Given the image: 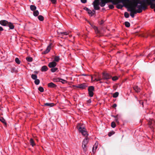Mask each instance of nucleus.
Returning a JSON list of instances; mask_svg holds the SVG:
<instances>
[{
    "mask_svg": "<svg viewBox=\"0 0 155 155\" xmlns=\"http://www.w3.org/2000/svg\"><path fill=\"white\" fill-rule=\"evenodd\" d=\"M142 2V0H133L128 7V11L130 12V15L134 18V14L140 13L144 8H145V2H148V0H145Z\"/></svg>",
    "mask_w": 155,
    "mask_h": 155,
    "instance_id": "1",
    "label": "nucleus"
},
{
    "mask_svg": "<svg viewBox=\"0 0 155 155\" xmlns=\"http://www.w3.org/2000/svg\"><path fill=\"white\" fill-rule=\"evenodd\" d=\"M77 128L82 134L87 137L88 135L87 131L85 128L84 127L82 124H78L77 126Z\"/></svg>",
    "mask_w": 155,
    "mask_h": 155,
    "instance_id": "2",
    "label": "nucleus"
},
{
    "mask_svg": "<svg viewBox=\"0 0 155 155\" xmlns=\"http://www.w3.org/2000/svg\"><path fill=\"white\" fill-rule=\"evenodd\" d=\"M145 0H142V2H144ZM147 5H150L151 7L152 8H154V11L155 12V0H148V2H145V8H144V10L146 9Z\"/></svg>",
    "mask_w": 155,
    "mask_h": 155,
    "instance_id": "3",
    "label": "nucleus"
},
{
    "mask_svg": "<svg viewBox=\"0 0 155 155\" xmlns=\"http://www.w3.org/2000/svg\"><path fill=\"white\" fill-rule=\"evenodd\" d=\"M88 142V139L87 137H86L82 142V147L83 148L84 152H85L87 150V145Z\"/></svg>",
    "mask_w": 155,
    "mask_h": 155,
    "instance_id": "4",
    "label": "nucleus"
},
{
    "mask_svg": "<svg viewBox=\"0 0 155 155\" xmlns=\"http://www.w3.org/2000/svg\"><path fill=\"white\" fill-rule=\"evenodd\" d=\"M94 9L96 10H98L99 9L100 5L99 0H95L93 3Z\"/></svg>",
    "mask_w": 155,
    "mask_h": 155,
    "instance_id": "5",
    "label": "nucleus"
},
{
    "mask_svg": "<svg viewBox=\"0 0 155 155\" xmlns=\"http://www.w3.org/2000/svg\"><path fill=\"white\" fill-rule=\"evenodd\" d=\"M111 78V76L109 74L104 72L103 73L102 80H107Z\"/></svg>",
    "mask_w": 155,
    "mask_h": 155,
    "instance_id": "6",
    "label": "nucleus"
},
{
    "mask_svg": "<svg viewBox=\"0 0 155 155\" xmlns=\"http://www.w3.org/2000/svg\"><path fill=\"white\" fill-rule=\"evenodd\" d=\"M94 89V88L93 86H90L88 87V91L89 92V94L90 96L92 97L93 96L94 94L93 91Z\"/></svg>",
    "mask_w": 155,
    "mask_h": 155,
    "instance_id": "7",
    "label": "nucleus"
},
{
    "mask_svg": "<svg viewBox=\"0 0 155 155\" xmlns=\"http://www.w3.org/2000/svg\"><path fill=\"white\" fill-rule=\"evenodd\" d=\"M101 2L100 4V5L101 7L104 6L105 5V3L109 1H115V0H101Z\"/></svg>",
    "mask_w": 155,
    "mask_h": 155,
    "instance_id": "8",
    "label": "nucleus"
},
{
    "mask_svg": "<svg viewBox=\"0 0 155 155\" xmlns=\"http://www.w3.org/2000/svg\"><path fill=\"white\" fill-rule=\"evenodd\" d=\"M56 63L55 62L53 61L49 63L48 64V66L49 67L51 68L55 67L56 66Z\"/></svg>",
    "mask_w": 155,
    "mask_h": 155,
    "instance_id": "9",
    "label": "nucleus"
},
{
    "mask_svg": "<svg viewBox=\"0 0 155 155\" xmlns=\"http://www.w3.org/2000/svg\"><path fill=\"white\" fill-rule=\"evenodd\" d=\"M87 11L88 13L91 16H92L93 15L94 13L95 12V11L94 10H93L92 11H91L89 9L87 8H86L85 9Z\"/></svg>",
    "mask_w": 155,
    "mask_h": 155,
    "instance_id": "10",
    "label": "nucleus"
},
{
    "mask_svg": "<svg viewBox=\"0 0 155 155\" xmlns=\"http://www.w3.org/2000/svg\"><path fill=\"white\" fill-rule=\"evenodd\" d=\"M51 48V44L49 45L47 47L45 51L43 52V54H46L48 53L50 50Z\"/></svg>",
    "mask_w": 155,
    "mask_h": 155,
    "instance_id": "11",
    "label": "nucleus"
},
{
    "mask_svg": "<svg viewBox=\"0 0 155 155\" xmlns=\"http://www.w3.org/2000/svg\"><path fill=\"white\" fill-rule=\"evenodd\" d=\"M0 24L4 26H7L8 24V22L6 20H2L0 21Z\"/></svg>",
    "mask_w": 155,
    "mask_h": 155,
    "instance_id": "12",
    "label": "nucleus"
},
{
    "mask_svg": "<svg viewBox=\"0 0 155 155\" xmlns=\"http://www.w3.org/2000/svg\"><path fill=\"white\" fill-rule=\"evenodd\" d=\"M87 86V85L86 84L84 83L78 85L77 87L81 88L82 89H84Z\"/></svg>",
    "mask_w": 155,
    "mask_h": 155,
    "instance_id": "13",
    "label": "nucleus"
},
{
    "mask_svg": "<svg viewBox=\"0 0 155 155\" xmlns=\"http://www.w3.org/2000/svg\"><path fill=\"white\" fill-rule=\"evenodd\" d=\"M98 145V143L97 142H96L93 147V152L94 153L97 149V148Z\"/></svg>",
    "mask_w": 155,
    "mask_h": 155,
    "instance_id": "14",
    "label": "nucleus"
},
{
    "mask_svg": "<svg viewBox=\"0 0 155 155\" xmlns=\"http://www.w3.org/2000/svg\"><path fill=\"white\" fill-rule=\"evenodd\" d=\"M48 87L51 88L55 87L56 86V85L52 82L48 83Z\"/></svg>",
    "mask_w": 155,
    "mask_h": 155,
    "instance_id": "15",
    "label": "nucleus"
},
{
    "mask_svg": "<svg viewBox=\"0 0 155 155\" xmlns=\"http://www.w3.org/2000/svg\"><path fill=\"white\" fill-rule=\"evenodd\" d=\"M133 88L135 91L137 92H139L140 90V89L137 86H134L133 87Z\"/></svg>",
    "mask_w": 155,
    "mask_h": 155,
    "instance_id": "16",
    "label": "nucleus"
},
{
    "mask_svg": "<svg viewBox=\"0 0 155 155\" xmlns=\"http://www.w3.org/2000/svg\"><path fill=\"white\" fill-rule=\"evenodd\" d=\"M48 67L46 66H44L42 67L41 68V71H46L48 70Z\"/></svg>",
    "mask_w": 155,
    "mask_h": 155,
    "instance_id": "17",
    "label": "nucleus"
},
{
    "mask_svg": "<svg viewBox=\"0 0 155 155\" xmlns=\"http://www.w3.org/2000/svg\"><path fill=\"white\" fill-rule=\"evenodd\" d=\"M7 26H8L10 29H12L14 28V26L13 25V24L11 23L8 22Z\"/></svg>",
    "mask_w": 155,
    "mask_h": 155,
    "instance_id": "18",
    "label": "nucleus"
},
{
    "mask_svg": "<svg viewBox=\"0 0 155 155\" xmlns=\"http://www.w3.org/2000/svg\"><path fill=\"white\" fill-rule=\"evenodd\" d=\"M30 8L31 10L33 11L36 10V7L35 6L33 5H31L30 6Z\"/></svg>",
    "mask_w": 155,
    "mask_h": 155,
    "instance_id": "19",
    "label": "nucleus"
},
{
    "mask_svg": "<svg viewBox=\"0 0 155 155\" xmlns=\"http://www.w3.org/2000/svg\"><path fill=\"white\" fill-rule=\"evenodd\" d=\"M45 105L49 107H51L53 106L54 104L53 103H47L45 104Z\"/></svg>",
    "mask_w": 155,
    "mask_h": 155,
    "instance_id": "20",
    "label": "nucleus"
},
{
    "mask_svg": "<svg viewBox=\"0 0 155 155\" xmlns=\"http://www.w3.org/2000/svg\"><path fill=\"white\" fill-rule=\"evenodd\" d=\"M33 14L35 16H37L39 14V12L38 10H35L33 11Z\"/></svg>",
    "mask_w": 155,
    "mask_h": 155,
    "instance_id": "21",
    "label": "nucleus"
},
{
    "mask_svg": "<svg viewBox=\"0 0 155 155\" xmlns=\"http://www.w3.org/2000/svg\"><path fill=\"white\" fill-rule=\"evenodd\" d=\"M30 143H31V145L33 147L35 145L34 141L32 138H31L30 140Z\"/></svg>",
    "mask_w": 155,
    "mask_h": 155,
    "instance_id": "22",
    "label": "nucleus"
},
{
    "mask_svg": "<svg viewBox=\"0 0 155 155\" xmlns=\"http://www.w3.org/2000/svg\"><path fill=\"white\" fill-rule=\"evenodd\" d=\"M90 25L94 29L96 32L97 33H98L99 32L97 28L95 26L93 25H91L90 23Z\"/></svg>",
    "mask_w": 155,
    "mask_h": 155,
    "instance_id": "23",
    "label": "nucleus"
},
{
    "mask_svg": "<svg viewBox=\"0 0 155 155\" xmlns=\"http://www.w3.org/2000/svg\"><path fill=\"white\" fill-rule=\"evenodd\" d=\"M31 78L33 80H36L37 79V76L35 74H32L31 75Z\"/></svg>",
    "mask_w": 155,
    "mask_h": 155,
    "instance_id": "24",
    "label": "nucleus"
},
{
    "mask_svg": "<svg viewBox=\"0 0 155 155\" xmlns=\"http://www.w3.org/2000/svg\"><path fill=\"white\" fill-rule=\"evenodd\" d=\"M119 95V93L118 92H116L113 94V97L114 98H116Z\"/></svg>",
    "mask_w": 155,
    "mask_h": 155,
    "instance_id": "25",
    "label": "nucleus"
},
{
    "mask_svg": "<svg viewBox=\"0 0 155 155\" xmlns=\"http://www.w3.org/2000/svg\"><path fill=\"white\" fill-rule=\"evenodd\" d=\"M60 58L58 56H55L54 58V61L58 62Z\"/></svg>",
    "mask_w": 155,
    "mask_h": 155,
    "instance_id": "26",
    "label": "nucleus"
},
{
    "mask_svg": "<svg viewBox=\"0 0 155 155\" xmlns=\"http://www.w3.org/2000/svg\"><path fill=\"white\" fill-rule=\"evenodd\" d=\"M34 82L35 84L38 85L40 83V80L39 79H37L35 80Z\"/></svg>",
    "mask_w": 155,
    "mask_h": 155,
    "instance_id": "27",
    "label": "nucleus"
},
{
    "mask_svg": "<svg viewBox=\"0 0 155 155\" xmlns=\"http://www.w3.org/2000/svg\"><path fill=\"white\" fill-rule=\"evenodd\" d=\"M26 60L29 62H31L32 61V58L31 57H28L26 58Z\"/></svg>",
    "mask_w": 155,
    "mask_h": 155,
    "instance_id": "28",
    "label": "nucleus"
},
{
    "mask_svg": "<svg viewBox=\"0 0 155 155\" xmlns=\"http://www.w3.org/2000/svg\"><path fill=\"white\" fill-rule=\"evenodd\" d=\"M0 120L3 123L6 124V123L5 120L2 117H0Z\"/></svg>",
    "mask_w": 155,
    "mask_h": 155,
    "instance_id": "29",
    "label": "nucleus"
},
{
    "mask_svg": "<svg viewBox=\"0 0 155 155\" xmlns=\"http://www.w3.org/2000/svg\"><path fill=\"white\" fill-rule=\"evenodd\" d=\"M58 69V68H56L53 67L51 69V71L52 72H55Z\"/></svg>",
    "mask_w": 155,
    "mask_h": 155,
    "instance_id": "30",
    "label": "nucleus"
},
{
    "mask_svg": "<svg viewBox=\"0 0 155 155\" xmlns=\"http://www.w3.org/2000/svg\"><path fill=\"white\" fill-rule=\"evenodd\" d=\"M38 19L40 21H42L44 20L43 17L41 15H39L38 17Z\"/></svg>",
    "mask_w": 155,
    "mask_h": 155,
    "instance_id": "31",
    "label": "nucleus"
},
{
    "mask_svg": "<svg viewBox=\"0 0 155 155\" xmlns=\"http://www.w3.org/2000/svg\"><path fill=\"white\" fill-rule=\"evenodd\" d=\"M15 62L18 64H19L20 63V61L19 60V59L17 58H16L15 60Z\"/></svg>",
    "mask_w": 155,
    "mask_h": 155,
    "instance_id": "32",
    "label": "nucleus"
},
{
    "mask_svg": "<svg viewBox=\"0 0 155 155\" xmlns=\"http://www.w3.org/2000/svg\"><path fill=\"white\" fill-rule=\"evenodd\" d=\"M125 26L127 27H130V23L127 22V21H126L125 22Z\"/></svg>",
    "mask_w": 155,
    "mask_h": 155,
    "instance_id": "33",
    "label": "nucleus"
},
{
    "mask_svg": "<svg viewBox=\"0 0 155 155\" xmlns=\"http://www.w3.org/2000/svg\"><path fill=\"white\" fill-rule=\"evenodd\" d=\"M58 81L61 82L62 83H66L67 82L66 80L62 79H59Z\"/></svg>",
    "mask_w": 155,
    "mask_h": 155,
    "instance_id": "34",
    "label": "nucleus"
},
{
    "mask_svg": "<svg viewBox=\"0 0 155 155\" xmlns=\"http://www.w3.org/2000/svg\"><path fill=\"white\" fill-rule=\"evenodd\" d=\"M102 80V78H101L100 77L98 76V78H95L94 80H93V81H100L101 80Z\"/></svg>",
    "mask_w": 155,
    "mask_h": 155,
    "instance_id": "35",
    "label": "nucleus"
},
{
    "mask_svg": "<svg viewBox=\"0 0 155 155\" xmlns=\"http://www.w3.org/2000/svg\"><path fill=\"white\" fill-rule=\"evenodd\" d=\"M124 15L125 17L126 18H128L129 17V14L127 12H126L124 13Z\"/></svg>",
    "mask_w": 155,
    "mask_h": 155,
    "instance_id": "36",
    "label": "nucleus"
},
{
    "mask_svg": "<svg viewBox=\"0 0 155 155\" xmlns=\"http://www.w3.org/2000/svg\"><path fill=\"white\" fill-rule=\"evenodd\" d=\"M111 126L112 127L114 128L116 127V124L114 122H113L111 123Z\"/></svg>",
    "mask_w": 155,
    "mask_h": 155,
    "instance_id": "37",
    "label": "nucleus"
},
{
    "mask_svg": "<svg viewBox=\"0 0 155 155\" xmlns=\"http://www.w3.org/2000/svg\"><path fill=\"white\" fill-rule=\"evenodd\" d=\"M38 89L41 92H42L44 91V89L42 87H39L38 88Z\"/></svg>",
    "mask_w": 155,
    "mask_h": 155,
    "instance_id": "38",
    "label": "nucleus"
},
{
    "mask_svg": "<svg viewBox=\"0 0 155 155\" xmlns=\"http://www.w3.org/2000/svg\"><path fill=\"white\" fill-rule=\"evenodd\" d=\"M60 33L61 34H63L64 35H67L69 34V32H60Z\"/></svg>",
    "mask_w": 155,
    "mask_h": 155,
    "instance_id": "39",
    "label": "nucleus"
},
{
    "mask_svg": "<svg viewBox=\"0 0 155 155\" xmlns=\"http://www.w3.org/2000/svg\"><path fill=\"white\" fill-rule=\"evenodd\" d=\"M118 79V78L117 76H114L112 78V80L114 81H115L117 80Z\"/></svg>",
    "mask_w": 155,
    "mask_h": 155,
    "instance_id": "40",
    "label": "nucleus"
},
{
    "mask_svg": "<svg viewBox=\"0 0 155 155\" xmlns=\"http://www.w3.org/2000/svg\"><path fill=\"white\" fill-rule=\"evenodd\" d=\"M81 2L83 3H85L87 2L86 0H81Z\"/></svg>",
    "mask_w": 155,
    "mask_h": 155,
    "instance_id": "41",
    "label": "nucleus"
},
{
    "mask_svg": "<svg viewBox=\"0 0 155 155\" xmlns=\"http://www.w3.org/2000/svg\"><path fill=\"white\" fill-rule=\"evenodd\" d=\"M123 7L121 5H117V8H121Z\"/></svg>",
    "mask_w": 155,
    "mask_h": 155,
    "instance_id": "42",
    "label": "nucleus"
},
{
    "mask_svg": "<svg viewBox=\"0 0 155 155\" xmlns=\"http://www.w3.org/2000/svg\"><path fill=\"white\" fill-rule=\"evenodd\" d=\"M51 2L53 3H55L56 2V0H51Z\"/></svg>",
    "mask_w": 155,
    "mask_h": 155,
    "instance_id": "43",
    "label": "nucleus"
},
{
    "mask_svg": "<svg viewBox=\"0 0 155 155\" xmlns=\"http://www.w3.org/2000/svg\"><path fill=\"white\" fill-rule=\"evenodd\" d=\"M117 104H113V107H114V108H115V107H117Z\"/></svg>",
    "mask_w": 155,
    "mask_h": 155,
    "instance_id": "44",
    "label": "nucleus"
},
{
    "mask_svg": "<svg viewBox=\"0 0 155 155\" xmlns=\"http://www.w3.org/2000/svg\"><path fill=\"white\" fill-rule=\"evenodd\" d=\"M3 28L2 27L0 26V31H3Z\"/></svg>",
    "mask_w": 155,
    "mask_h": 155,
    "instance_id": "45",
    "label": "nucleus"
},
{
    "mask_svg": "<svg viewBox=\"0 0 155 155\" xmlns=\"http://www.w3.org/2000/svg\"><path fill=\"white\" fill-rule=\"evenodd\" d=\"M108 135L110 137V136H111L112 135V134L111 133H109L108 134Z\"/></svg>",
    "mask_w": 155,
    "mask_h": 155,
    "instance_id": "46",
    "label": "nucleus"
},
{
    "mask_svg": "<svg viewBox=\"0 0 155 155\" xmlns=\"http://www.w3.org/2000/svg\"><path fill=\"white\" fill-rule=\"evenodd\" d=\"M115 121L117 123H119V121L117 119H115Z\"/></svg>",
    "mask_w": 155,
    "mask_h": 155,
    "instance_id": "47",
    "label": "nucleus"
},
{
    "mask_svg": "<svg viewBox=\"0 0 155 155\" xmlns=\"http://www.w3.org/2000/svg\"><path fill=\"white\" fill-rule=\"evenodd\" d=\"M53 81H54V82H57V81H58L57 80V79H54L53 80Z\"/></svg>",
    "mask_w": 155,
    "mask_h": 155,
    "instance_id": "48",
    "label": "nucleus"
},
{
    "mask_svg": "<svg viewBox=\"0 0 155 155\" xmlns=\"http://www.w3.org/2000/svg\"><path fill=\"white\" fill-rule=\"evenodd\" d=\"M117 116H118V115H117V116H114V117L115 118H117Z\"/></svg>",
    "mask_w": 155,
    "mask_h": 155,
    "instance_id": "49",
    "label": "nucleus"
},
{
    "mask_svg": "<svg viewBox=\"0 0 155 155\" xmlns=\"http://www.w3.org/2000/svg\"><path fill=\"white\" fill-rule=\"evenodd\" d=\"M89 102H91V101L90 100H89Z\"/></svg>",
    "mask_w": 155,
    "mask_h": 155,
    "instance_id": "50",
    "label": "nucleus"
},
{
    "mask_svg": "<svg viewBox=\"0 0 155 155\" xmlns=\"http://www.w3.org/2000/svg\"><path fill=\"white\" fill-rule=\"evenodd\" d=\"M91 80H92V81L93 80V77H91Z\"/></svg>",
    "mask_w": 155,
    "mask_h": 155,
    "instance_id": "51",
    "label": "nucleus"
},
{
    "mask_svg": "<svg viewBox=\"0 0 155 155\" xmlns=\"http://www.w3.org/2000/svg\"><path fill=\"white\" fill-rule=\"evenodd\" d=\"M142 105L143 106V102H142Z\"/></svg>",
    "mask_w": 155,
    "mask_h": 155,
    "instance_id": "52",
    "label": "nucleus"
},
{
    "mask_svg": "<svg viewBox=\"0 0 155 155\" xmlns=\"http://www.w3.org/2000/svg\"><path fill=\"white\" fill-rule=\"evenodd\" d=\"M83 75H84V76H85V74H83Z\"/></svg>",
    "mask_w": 155,
    "mask_h": 155,
    "instance_id": "53",
    "label": "nucleus"
}]
</instances>
